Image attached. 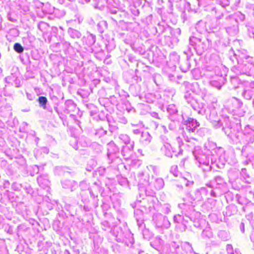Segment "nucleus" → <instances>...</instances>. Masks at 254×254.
Masks as SVG:
<instances>
[{
	"mask_svg": "<svg viewBox=\"0 0 254 254\" xmlns=\"http://www.w3.org/2000/svg\"><path fill=\"white\" fill-rule=\"evenodd\" d=\"M78 2L82 4L89 2L90 0H78Z\"/></svg>",
	"mask_w": 254,
	"mask_h": 254,
	"instance_id": "nucleus-52",
	"label": "nucleus"
},
{
	"mask_svg": "<svg viewBox=\"0 0 254 254\" xmlns=\"http://www.w3.org/2000/svg\"><path fill=\"white\" fill-rule=\"evenodd\" d=\"M254 238V234L252 235V239Z\"/></svg>",
	"mask_w": 254,
	"mask_h": 254,
	"instance_id": "nucleus-63",
	"label": "nucleus"
},
{
	"mask_svg": "<svg viewBox=\"0 0 254 254\" xmlns=\"http://www.w3.org/2000/svg\"><path fill=\"white\" fill-rule=\"evenodd\" d=\"M154 186L157 190L162 189L164 186V180L160 178L156 179L154 183Z\"/></svg>",
	"mask_w": 254,
	"mask_h": 254,
	"instance_id": "nucleus-27",
	"label": "nucleus"
},
{
	"mask_svg": "<svg viewBox=\"0 0 254 254\" xmlns=\"http://www.w3.org/2000/svg\"><path fill=\"white\" fill-rule=\"evenodd\" d=\"M181 216L180 215H175L174 216V221L176 222L179 223L181 220Z\"/></svg>",
	"mask_w": 254,
	"mask_h": 254,
	"instance_id": "nucleus-48",
	"label": "nucleus"
},
{
	"mask_svg": "<svg viewBox=\"0 0 254 254\" xmlns=\"http://www.w3.org/2000/svg\"><path fill=\"white\" fill-rule=\"evenodd\" d=\"M62 184L64 189H70L71 191H73L74 188L77 186L76 182L68 180L62 181Z\"/></svg>",
	"mask_w": 254,
	"mask_h": 254,
	"instance_id": "nucleus-13",
	"label": "nucleus"
},
{
	"mask_svg": "<svg viewBox=\"0 0 254 254\" xmlns=\"http://www.w3.org/2000/svg\"><path fill=\"white\" fill-rule=\"evenodd\" d=\"M217 3L222 7H226L230 4L229 0H217Z\"/></svg>",
	"mask_w": 254,
	"mask_h": 254,
	"instance_id": "nucleus-36",
	"label": "nucleus"
},
{
	"mask_svg": "<svg viewBox=\"0 0 254 254\" xmlns=\"http://www.w3.org/2000/svg\"><path fill=\"white\" fill-rule=\"evenodd\" d=\"M39 140V138L38 137H36L35 139V141L37 143Z\"/></svg>",
	"mask_w": 254,
	"mask_h": 254,
	"instance_id": "nucleus-60",
	"label": "nucleus"
},
{
	"mask_svg": "<svg viewBox=\"0 0 254 254\" xmlns=\"http://www.w3.org/2000/svg\"><path fill=\"white\" fill-rule=\"evenodd\" d=\"M240 61L238 60L239 65L238 67H234L233 70L237 74H246L248 76H252L254 72L253 71L252 66L247 65L243 62L242 64H240Z\"/></svg>",
	"mask_w": 254,
	"mask_h": 254,
	"instance_id": "nucleus-5",
	"label": "nucleus"
},
{
	"mask_svg": "<svg viewBox=\"0 0 254 254\" xmlns=\"http://www.w3.org/2000/svg\"><path fill=\"white\" fill-rule=\"evenodd\" d=\"M184 85L186 86H190V84L189 82H185L184 83Z\"/></svg>",
	"mask_w": 254,
	"mask_h": 254,
	"instance_id": "nucleus-57",
	"label": "nucleus"
},
{
	"mask_svg": "<svg viewBox=\"0 0 254 254\" xmlns=\"http://www.w3.org/2000/svg\"><path fill=\"white\" fill-rule=\"evenodd\" d=\"M37 182L39 186L44 188H48L50 185V181L47 175H40L37 178Z\"/></svg>",
	"mask_w": 254,
	"mask_h": 254,
	"instance_id": "nucleus-12",
	"label": "nucleus"
},
{
	"mask_svg": "<svg viewBox=\"0 0 254 254\" xmlns=\"http://www.w3.org/2000/svg\"><path fill=\"white\" fill-rule=\"evenodd\" d=\"M96 42V36L95 35L89 33L87 35L86 38L85 42L86 44L89 46H91L93 45Z\"/></svg>",
	"mask_w": 254,
	"mask_h": 254,
	"instance_id": "nucleus-20",
	"label": "nucleus"
},
{
	"mask_svg": "<svg viewBox=\"0 0 254 254\" xmlns=\"http://www.w3.org/2000/svg\"><path fill=\"white\" fill-rule=\"evenodd\" d=\"M14 84L16 87H19L21 86V82L19 79L15 78L13 74H11L10 76L5 78L6 82H10V80L14 79Z\"/></svg>",
	"mask_w": 254,
	"mask_h": 254,
	"instance_id": "nucleus-25",
	"label": "nucleus"
},
{
	"mask_svg": "<svg viewBox=\"0 0 254 254\" xmlns=\"http://www.w3.org/2000/svg\"><path fill=\"white\" fill-rule=\"evenodd\" d=\"M190 105L192 107V108L195 111H198V112L199 113H200L201 112V111L199 110V108H197V107L196 106V102H195V101H190Z\"/></svg>",
	"mask_w": 254,
	"mask_h": 254,
	"instance_id": "nucleus-40",
	"label": "nucleus"
},
{
	"mask_svg": "<svg viewBox=\"0 0 254 254\" xmlns=\"http://www.w3.org/2000/svg\"><path fill=\"white\" fill-rule=\"evenodd\" d=\"M241 174L245 182L248 184L251 183L252 179L250 178L249 175L248 174L247 170L245 168L242 169Z\"/></svg>",
	"mask_w": 254,
	"mask_h": 254,
	"instance_id": "nucleus-24",
	"label": "nucleus"
},
{
	"mask_svg": "<svg viewBox=\"0 0 254 254\" xmlns=\"http://www.w3.org/2000/svg\"><path fill=\"white\" fill-rule=\"evenodd\" d=\"M211 84L212 86H215L219 89L221 88V85L215 81H211Z\"/></svg>",
	"mask_w": 254,
	"mask_h": 254,
	"instance_id": "nucleus-46",
	"label": "nucleus"
},
{
	"mask_svg": "<svg viewBox=\"0 0 254 254\" xmlns=\"http://www.w3.org/2000/svg\"><path fill=\"white\" fill-rule=\"evenodd\" d=\"M245 146H244L243 147L242 150V152H243V151H244V148H245Z\"/></svg>",
	"mask_w": 254,
	"mask_h": 254,
	"instance_id": "nucleus-62",
	"label": "nucleus"
},
{
	"mask_svg": "<svg viewBox=\"0 0 254 254\" xmlns=\"http://www.w3.org/2000/svg\"><path fill=\"white\" fill-rule=\"evenodd\" d=\"M195 28L200 33L203 32L206 30L205 28V24L202 20H200L197 23Z\"/></svg>",
	"mask_w": 254,
	"mask_h": 254,
	"instance_id": "nucleus-31",
	"label": "nucleus"
},
{
	"mask_svg": "<svg viewBox=\"0 0 254 254\" xmlns=\"http://www.w3.org/2000/svg\"><path fill=\"white\" fill-rule=\"evenodd\" d=\"M190 44L198 53L201 54L207 49L209 41L205 40L202 41L200 39L192 36L190 38Z\"/></svg>",
	"mask_w": 254,
	"mask_h": 254,
	"instance_id": "nucleus-4",
	"label": "nucleus"
},
{
	"mask_svg": "<svg viewBox=\"0 0 254 254\" xmlns=\"http://www.w3.org/2000/svg\"><path fill=\"white\" fill-rule=\"evenodd\" d=\"M233 17L238 21H243L245 19V15L241 12H237L235 13Z\"/></svg>",
	"mask_w": 254,
	"mask_h": 254,
	"instance_id": "nucleus-34",
	"label": "nucleus"
},
{
	"mask_svg": "<svg viewBox=\"0 0 254 254\" xmlns=\"http://www.w3.org/2000/svg\"><path fill=\"white\" fill-rule=\"evenodd\" d=\"M230 102L231 103L232 110H236L240 108L242 105V102L237 98L233 97L230 100Z\"/></svg>",
	"mask_w": 254,
	"mask_h": 254,
	"instance_id": "nucleus-17",
	"label": "nucleus"
},
{
	"mask_svg": "<svg viewBox=\"0 0 254 254\" xmlns=\"http://www.w3.org/2000/svg\"><path fill=\"white\" fill-rule=\"evenodd\" d=\"M140 178L139 180L138 185L140 187H144L150 185V182L149 181V177L147 175L144 174H141Z\"/></svg>",
	"mask_w": 254,
	"mask_h": 254,
	"instance_id": "nucleus-16",
	"label": "nucleus"
},
{
	"mask_svg": "<svg viewBox=\"0 0 254 254\" xmlns=\"http://www.w3.org/2000/svg\"><path fill=\"white\" fill-rule=\"evenodd\" d=\"M107 156L109 159L113 161L118 157L119 150L114 142L111 141L107 144Z\"/></svg>",
	"mask_w": 254,
	"mask_h": 254,
	"instance_id": "nucleus-8",
	"label": "nucleus"
},
{
	"mask_svg": "<svg viewBox=\"0 0 254 254\" xmlns=\"http://www.w3.org/2000/svg\"><path fill=\"white\" fill-rule=\"evenodd\" d=\"M119 138L127 145H130V143L134 142L133 141H131L129 137L126 134H120L119 136Z\"/></svg>",
	"mask_w": 254,
	"mask_h": 254,
	"instance_id": "nucleus-29",
	"label": "nucleus"
},
{
	"mask_svg": "<svg viewBox=\"0 0 254 254\" xmlns=\"http://www.w3.org/2000/svg\"><path fill=\"white\" fill-rule=\"evenodd\" d=\"M98 30L100 33H103L105 29L107 28V23L106 21L101 20L97 24Z\"/></svg>",
	"mask_w": 254,
	"mask_h": 254,
	"instance_id": "nucleus-30",
	"label": "nucleus"
},
{
	"mask_svg": "<svg viewBox=\"0 0 254 254\" xmlns=\"http://www.w3.org/2000/svg\"><path fill=\"white\" fill-rule=\"evenodd\" d=\"M232 254H242L238 249H235Z\"/></svg>",
	"mask_w": 254,
	"mask_h": 254,
	"instance_id": "nucleus-54",
	"label": "nucleus"
},
{
	"mask_svg": "<svg viewBox=\"0 0 254 254\" xmlns=\"http://www.w3.org/2000/svg\"><path fill=\"white\" fill-rule=\"evenodd\" d=\"M196 160L198 161L200 164H204L206 166H208L209 164L208 157L205 154L201 155V157H199V158Z\"/></svg>",
	"mask_w": 254,
	"mask_h": 254,
	"instance_id": "nucleus-22",
	"label": "nucleus"
},
{
	"mask_svg": "<svg viewBox=\"0 0 254 254\" xmlns=\"http://www.w3.org/2000/svg\"><path fill=\"white\" fill-rule=\"evenodd\" d=\"M77 143L82 147H87L90 144L89 139L84 136H81L79 138Z\"/></svg>",
	"mask_w": 254,
	"mask_h": 254,
	"instance_id": "nucleus-23",
	"label": "nucleus"
},
{
	"mask_svg": "<svg viewBox=\"0 0 254 254\" xmlns=\"http://www.w3.org/2000/svg\"><path fill=\"white\" fill-rule=\"evenodd\" d=\"M162 211L165 214H168L170 212V206L168 204H165L162 207Z\"/></svg>",
	"mask_w": 254,
	"mask_h": 254,
	"instance_id": "nucleus-39",
	"label": "nucleus"
},
{
	"mask_svg": "<svg viewBox=\"0 0 254 254\" xmlns=\"http://www.w3.org/2000/svg\"><path fill=\"white\" fill-rule=\"evenodd\" d=\"M177 140L178 143L177 148L172 146L170 144H163L160 148L162 154L170 158L173 157V154L175 156L182 155L183 150L181 148V144L183 142L180 137H177Z\"/></svg>",
	"mask_w": 254,
	"mask_h": 254,
	"instance_id": "nucleus-3",
	"label": "nucleus"
},
{
	"mask_svg": "<svg viewBox=\"0 0 254 254\" xmlns=\"http://www.w3.org/2000/svg\"><path fill=\"white\" fill-rule=\"evenodd\" d=\"M147 168L148 169V170L149 171H152L154 173H157V168L156 166H153V165H150L148 166H147Z\"/></svg>",
	"mask_w": 254,
	"mask_h": 254,
	"instance_id": "nucleus-44",
	"label": "nucleus"
},
{
	"mask_svg": "<svg viewBox=\"0 0 254 254\" xmlns=\"http://www.w3.org/2000/svg\"><path fill=\"white\" fill-rule=\"evenodd\" d=\"M13 49L15 52L19 54L22 53L24 51L23 47L18 43L14 44Z\"/></svg>",
	"mask_w": 254,
	"mask_h": 254,
	"instance_id": "nucleus-35",
	"label": "nucleus"
},
{
	"mask_svg": "<svg viewBox=\"0 0 254 254\" xmlns=\"http://www.w3.org/2000/svg\"><path fill=\"white\" fill-rule=\"evenodd\" d=\"M186 161V158H183V159L181 160L179 164V166L180 167L184 168L185 167Z\"/></svg>",
	"mask_w": 254,
	"mask_h": 254,
	"instance_id": "nucleus-49",
	"label": "nucleus"
},
{
	"mask_svg": "<svg viewBox=\"0 0 254 254\" xmlns=\"http://www.w3.org/2000/svg\"><path fill=\"white\" fill-rule=\"evenodd\" d=\"M193 225L194 227L196 228H200V222L198 220H196L193 221Z\"/></svg>",
	"mask_w": 254,
	"mask_h": 254,
	"instance_id": "nucleus-47",
	"label": "nucleus"
},
{
	"mask_svg": "<svg viewBox=\"0 0 254 254\" xmlns=\"http://www.w3.org/2000/svg\"><path fill=\"white\" fill-rule=\"evenodd\" d=\"M220 27L224 28L227 33L232 36L236 35L239 32L238 22L231 15L225 17Z\"/></svg>",
	"mask_w": 254,
	"mask_h": 254,
	"instance_id": "nucleus-2",
	"label": "nucleus"
},
{
	"mask_svg": "<svg viewBox=\"0 0 254 254\" xmlns=\"http://www.w3.org/2000/svg\"><path fill=\"white\" fill-rule=\"evenodd\" d=\"M252 164H253V166H254V160L253 161Z\"/></svg>",
	"mask_w": 254,
	"mask_h": 254,
	"instance_id": "nucleus-64",
	"label": "nucleus"
},
{
	"mask_svg": "<svg viewBox=\"0 0 254 254\" xmlns=\"http://www.w3.org/2000/svg\"><path fill=\"white\" fill-rule=\"evenodd\" d=\"M226 232H225V231H222L221 232H220V234L221 235H223V234H226Z\"/></svg>",
	"mask_w": 254,
	"mask_h": 254,
	"instance_id": "nucleus-58",
	"label": "nucleus"
},
{
	"mask_svg": "<svg viewBox=\"0 0 254 254\" xmlns=\"http://www.w3.org/2000/svg\"><path fill=\"white\" fill-rule=\"evenodd\" d=\"M133 132L134 134H139L141 132H140V130L138 129H134L133 130Z\"/></svg>",
	"mask_w": 254,
	"mask_h": 254,
	"instance_id": "nucleus-53",
	"label": "nucleus"
},
{
	"mask_svg": "<svg viewBox=\"0 0 254 254\" xmlns=\"http://www.w3.org/2000/svg\"><path fill=\"white\" fill-rule=\"evenodd\" d=\"M211 122L212 123L213 126L216 128H219L222 126L221 122H220V121L219 120H218V119H216V120L213 121Z\"/></svg>",
	"mask_w": 254,
	"mask_h": 254,
	"instance_id": "nucleus-37",
	"label": "nucleus"
},
{
	"mask_svg": "<svg viewBox=\"0 0 254 254\" xmlns=\"http://www.w3.org/2000/svg\"><path fill=\"white\" fill-rule=\"evenodd\" d=\"M222 129L234 144L247 145L254 142V129L250 126L245 127L242 132L229 127H223Z\"/></svg>",
	"mask_w": 254,
	"mask_h": 254,
	"instance_id": "nucleus-1",
	"label": "nucleus"
},
{
	"mask_svg": "<svg viewBox=\"0 0 254 254\" xmlns=\"http://www.w3.org/2000/svg\"><path fill=\"white\" fill-rule=\"evenodd\" d=\"M133 147L134 142L130 143V145L123 147L122 153L124 157V159L128 160L130 158L132 154V150L133 149Z\"/></svg>",
	"mask_w": 254,
	"mask_h": 254,
	"instance_id": "nucleus-10",
	"label": "nucleus"
},
{
	"mask_svg": "<svg viewBox=\"0 0 254 254\" xmlns=\"http://www.w3.org/2000/svg\"><path fill=\"white\" fill-rule=\"evenodd\" d=\"M79 186L82 190H85L87 188H88V185L85 181L81 182L80 183Z\"/></svg>",
	"mask_w": 254,
	"mask_h": 254,
	"instance_id": "nucleus-43",
	"label": "nucleus"
},
{
	"mask_svg": "<svg viewBox=\"0 0 254 254\" xmlns=\"http://www.w3.org/2000/svg\"><path fill=\"white\" fill-rule=\"evenodd\" d=\"M206 193V189L205 188H201L200 190H196L195 191V200L200 201L202 199V194H205Z\"/></svg>",
	"mask_w": 254,
	"mask_h": 254,
	"instance_id": "nucleus-21",
	"label": "nucleus"
},
{
	"mask_svg": "<svg viewBox=\"0 0 254 254\" xmlns=\"http://www.w3.org/2000/svg\"><path fill=\"white\" fill-rule=\"evenodd\" d=\"M246 86L251 89L254 90V81L247 83Z\"/></svg>",
	"mask_w": 254,
	"mask_h": 254,
	"instance_id": "nucleus-45",
	"label": "nucleus"
},
{
	"mask_svg": "<svg viewBox=\"0 0 254 254\" xmlns=\"http://www.w3.org/2000/svg\"><path fill=\"white\" fill-rule=\"evenodd\" d=\"M184 122L186 131L189 133H195L197 127L199 126V123L193 118H188L186 120H184Z\"/></svg>",
	"mask_w": 254,
	"mask_h": 254,
	"instance_id": "nucleus-7",
	"label": "nucleus"
},
{
	"mask_svg": "<svg viewBox=\"0 0 254 254\" xmlns=\"http://www.w3.org/2000/svg\"><path fill=\"white\" fill-rule=\"evenodd\" d=\"M68 34L73 39H79L82 35L79 31L72 28H69L68 29Z\"/></svg>",
	"mask_w": 254,
	"mask_h": 254,
	"instance_id": "nucleus-19",
	"label": "nucleus"
},
{
	"mask_svg": "<svg viewBox=\"0 0 254 254\" xmlns=\"http://www.w3.org/2000/svg\"><path fill=\"white\" fill-rule=\"evenodd\" d=\"M211 12L212 14H214L216 20V24L213 26L212 28L217 29L218 28H220L222 23L220 20L224 17V13L220 9L216 7H213L211 9Z\"/></svg>",
	"mask_w": 254,
	"mask_h": 254,
	"instance_id": "nucleus-9",
	"label": "nucleus"
},
{
	"mask_svg": "<svg viewBox=\"0 0 254 254\" xmlns=\"http://www.w3.org/2000/svg\"><path fill=\"white\" fill-rule=\"evenodd\" d=\"M192 153L195 159H198L199 157H201V155L204 154L199 146H195Z\"/></svg>",
	"mask_w": 254,
	"mask_h": 254,
	"instance_id": "nucleus-33",
	"label": "nucleus"
},
{
	"mask_svg": "<svg viewBox=\"0 0 254 254\" xmlns=\"http://www.w3.org/2000/svg\"><path fill=\"white\" fill-rule=\"evenodd\" d=\"M153 220L158 227L168 229L171 225L168 218L160 213L155 214L153 217Z\"/></svg>",
	"mask_w": 254,
	"mask_h": 254,
	"instance_id": "nucleus-6",
	"label": "nucleus"
},
{
	"mask_svg": "<svg viewBox=\"0 0 254 254\" xmlns=\"http://www.w3.org/2000/svg\"><path fill=\"white\" fill-rule=\"evenodd\" d=\"M38 102L41 107H42L44 109H46V104L48 100L46 97L40 96L38 98Z\"/></svg>",
	"mask_w": 254,
	"mask_h": 254,
	"instance_id": "nucleus-32",
	"label": "nucleus"
},
{
	"mask_svg": "<svg viewBox=\"0 0 254 254\" xmlns=\"http://www.w3.org/2000/svg\"><path fill=\"white\" fill-rule=\"evenodd\" d=\"M177 168V166H175L172 167L171 169L172 170H173V169H176Z\"/></svg>",
	"mask_w": 254,
	"mask_h": 254,
	"instance_id": "nucleus-59",
	"label": "nucleus"
},
{
	"mask_svg": "<svg viewBox=\"0 0 254 254\" xmlns=\"http://www.w3.org/2000/svg\"><path fill=\"white\" fill-rule=\"evenodd\" d=\"M242 95L243 97L247 100H250L254 95V90L251 89L246 86Z\"/></svg>",
	"mask_w": 254,
	"mask_h": 254,
	"instance_id": "nucleus-18",
	"label": "nucleus"
},
{
	"mask_svg": "<svg viewBox=\"0 0 254 254\" xmlns=\"http://www.w3.org/2000/svg\"><path fill=\"white\" fill-rule=\"evenodd\" d=\"M211 195L213 197H216V195L215 194V192L213 190L211 191Z\"/></svg>",
	"mask_w": 254,
	"mask_h": 254,
	"instance_id": "nucleus-56",
	"label": "nucleus"
},
{
	"mask_svg": "<svg viewBox=\"0 0 254 254\" xmlns=\"http://www.w3.org/2000/svg\"><path fill=\"white\" fill-rule=\"evenodd\" d=\"M168 0L170 3H172L174 2H179V1H181L182 0Z\"/></svg>",
	"mask_w": 254,
	"mask_h": 254,
	"instance_id": "nucleus-55",
	"label": "nucleus"
},
{
	"mask_svg": "<svg viewBox=\"0 0 254 254\" xmlns=\"http://www.w3.org/2000/svg\"><path fill=\"white\" fill-rule=\"evenodd\" d=\"M204 113L206 118L210 120V122L218 119L217 112L214 108H208L207 109L205 110Z\"/></svg>",
	"mask_w": 254,
	"mask_h": 254,
	"instance_id": "nucleus-11",
	"label": "nucleus"
},
{
	"mask_svg": "<svg viewBox=\"0 0 254 254\" xmlns=\"http://www.w3.org/2000/svg\"><path fill=\"white\" fill-rule=\"evenodd\" d=\"M243 63H246L251 66L254 67V59L249 56H244L241 58Z\"/></svg>",
	"mask_w": 254,
	"mask_h": 254,
	"instance_id": "nucleus-26",
	"label": "nucleus"
},
{
	"mask_svg": "<svg viewBox=\"0 0 254 254\" xmlns=\"http://www.w3.org/2000/svg\"><path fill=\"white\" fill-rule=\"evenodd\" d=\"M226 251L228 254H232L235 251H234L233 247L230 244H228L226 246Z\"/></svg>",
	"mask_w": 254,
	"mask_h": 254,
	"instance_id": "nucleus-42",
	"label": "nucleus"
},
{
	"mask_svg": "<svg viewBox=\"0 0 254 254\" xmlns=\"http://www.w3.org/2000/svg\"><path fill=\"white\" fill-rule=\"evenodd\" d=\"M12 189L15 191H19L20 190L21 185L17 183H13L11 186Z\"/></svg>",
	"mask_w": 254,
	"mask_h": 254,
	"instance_id": "nucleus-38",
	"label": "nucleus"
},
{
	"mask_svg": "<svg viewBox=\"0 0 254 254\" xmlns=\"http://www.w3.org/2000/svg\"><path fill=\"white\" fill-rule=\"evenodd\" d=\"M25 190H26L27 193H31L32 192V189L29 186L28 187H26Z\"/></svg>",
	"mask_w": 254,
	"mask_h": 254,
	"instance_id": "nucleus-51",
	"label": "nucleus"
},
{
	"mask_svg": "<svg viewBox=\"0 0 254 254\" xmlns=\"http://www.w3.org/2000/svg\"><path fill=\"white\" fill-rule=\"evenodd\" d=\"M240 228L241 230V231L244 233L245 232V225L244 223L243 222H241L240 225Z\"/></svg>",
	"mask_w": 254,
	"mask_h": 254,
	"instance_id": "nucleus-50",
	"label": "nucleus"
},
{
	"mask_svg": "<svg viewBox=\"0 0 254 254\" xmlns=\"http://www.w3.org/2000/svg\"><path fill=\"white\" fill-rule=\"evenodd\" d=\"M179 181L180 182V184H176V186L177 187L179 188L180 189H183L184 185H185L186 186H190L193 184L192 181H189L188 180V179L186 177L180 178Z\"/></svg>",
	"mask_w": 254,
	"mask_h": 254,
	"instance_id": "nucleus-15",
	"label": "nucleus"
},
{
	"mask_svg": "<svg viewBox=\"0 0 254 254\" xmlns=\"http://www.w3.org/2000/svg\"><path fill=\"white\" fill-rule=\"evenodd\" d=\"M59 169H60V167H57V168H56V171H58Z\"/></svg>",
	"mask_w": 254,
	"mask_h": 254,
	"instance_id": "nucleus-61",
	"label": "nucleus"
},
{
	"mask_svg": "<svg viewBox=\"0 0 254 254\" xmlns=\"http://www.w3.org/2000/svg\"><path fill=\"white\" fill-rule=\"evenodd\" d=\"M160 139L161 140L162 143H163V145L166 144H170L168 142V138L165 135H161Z\"/></svg>",
	"mask_w": 254,
	"mask_h": 254,
	"instance_id": "nucleus-41",
	"label": "nucleus"
},
{
	"mask_svg": "<svg viewBox=\"0 0 254 254\" xmlns=\"http://www.w3.org/2000/svg\"><path fill=\"white\" fill-rule=\"evenodd\" d=\"M215 183L216 184V187L219 188L223 187L226 185V183L225 182L224 179L220 176H217L215 177Z\"/></svg>",
	"mask_w": 254,
	"mask_h": 254,
	"instance_id": "nucleus-28",
	"label": "nucleus"
},
{
	"mask_svg": "<svg viewBox=\"0 0 254 254\" xmlns=\"http://www.w3.org/2000/svg\"><path fill=\"white\" fill-rule=\"evenodd\" d=\"M152 137L147 131L142 132L140 141L144 145L148 144L151 140Z\"/></svg>",
	"mask_w": 254,
	"mask_h": 254,
	"instance_id": "nucleus-14",
	"label": "nucleus"
}]
</instances>
